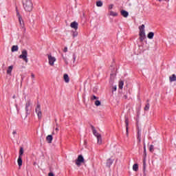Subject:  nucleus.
I'll list each match as a JSON object with an SVG mask.
<instances>
[{"mask_svg":"<svg viewBox=\"0 0 176 176\" xmlns=\"http://www.w3.org/2000/svg\"><path fill=\"white\" fill-rule=\"evenodd\" d=\"M23 6L25 12H32L34 9V4L31 0H23Z\"/></svg>","mask_w":176,"mask_h":176,"instance_id":"nucleus-1","label":"nucleus"},{"mask_svg":"<svg viewBox=\"0 0 176 176\" xmlns=\"http://www.w3.org/2000/svg\"><path fill=\"white\" fill-rule=\"evenodd\" d=\"M28 56V52L26 51V50H23L22 51V54L19 56L20 58H22L23 61L25 63H28V58H27Z\"/></svg>","mask_w":176,"mask_h":176,"instance_id":"nucleus-2","label":"nucleus"},{"mask_svg":"<svg viewBox=\"0 0 176 176\" xmlns=\"http://www.w3.org/2000/svg\"><path fill=\"white\" fill-rule=\"evenodd\" d=\"M16 16L19 18V24L21 27H22V28H24V21L23 20V17H21L20 12H19V9L17 8H16Z\"/></svg>","mask_w":176,"mask_h":176,"instance_id":"nucleus-3","label":"nucleus"},{"mask_svg":"<svg viewBox=\"0 0 176 176\" xmlns=\"http://www.w3.org/2000/svg\"><path fill=\"white\" fill-rule=\"evenodd\" d=\"M82 163H85V158H83V155H80L77 160H76V164L78 167H80V164H82Z\"/></svg>","mask_w":176,"mask_h":176,"instance_id":"nucleus-4","label":"nucleus"},{"mask_svg":"<svg viewBox=\"0 0 176 176\" xmlns=\"http://www.w3.org/2000/svg\"><path fill=\"white\" fill-rule=\"evenodd\" d=\"M144 157L143 160V168L145 170V168H146V146H145V143H144Z\"/></svg>","mask_w":176,"mask_h":176,"instance_id":"nucleus-5","label":"nucleus"},{"mask_svg":"<svg viewBox=\"0 0 176 176\" xmlns=\"http://www.w3.org/2000/svg\"><path fill=\"white\" fill-rule=\"evenodd\" d=\"M35 111L36 113H37L38 119H42V111L41 110V104H37Z\"/></svg>","mask_w":176,"mask_h":176,"instance_id":"nucleus-6","label":"nucleus"},{"mask_svg":"<svg viewBox=\"0 0 176 176\" xmlns=\"http://www.w3.org/2000/svg\"><path fill=\"white\" fill-rule=\"evenodd\" d=\"M48 60L50 65H54V63L56 62V58H54V56H52V55H48Z\"/></svg>","mask_w":176,"mask_h":176,"instance_id":"nucleus-7","label":"nucleus"},{"mask_svg":"<svg viewBox=\"0 0 176 176\" xmlns=\"http://www.w3.org/2000/svg\"><path fill=\"white\" fill-rule=\"evenodd\" d=\"M139 35L140 42H144V40L145 39V38H146V36H145V30H141V32H140Z\"/></svg>","mask_w":176,"mask_h":176,"instance_id":"nucleus-8","label":"nucleus"},{"mask_svg":"<svg viewBox=\"0 0 176 176\" xmlns=\"http://www.w3.org/2000/svg\"><path fill=\"white\" fill-rule=\"evenodd\" d=\"M30 105H31V100H28L25 104L26 115H30Z\"/></svg>","mask_w":176,"mask_h":176,"instance_id":"nucleus-9","label":"nucleus"},{"mask_svg":"<svg viewBox=\"0 0 176 176\" xmlns=\"http://www.w3.org/2000/svg\"><path fill=\"white\" fill-rule=\"evenodd\" d=\"M78 25H79V23H78V22L76 21H74L70 24L71 28H73L74 30H75V31L78 30Z\"/></svg>","mask_w":176,"mask_h":176,"instance_id":"nucleus-10","label":"nucleus"},{"mask_svg":"<svg viewBox=\"0 0 176 176\" xmlns=\"http://www.w3.org/2000/svg\"><path fill=\"white\" fill-rule=\"evenodd\" d=\"M126 137L129 138V118H125Z\"/></svg>","mask_w":176,"mask_h":176,"instance_id":"nucleus-11","label":"nucleus"},{"mask_svg":"<svg viewBox=\"0 0 176 176\" xmlns=\"http://www.w3.org/2000/svg\"><path fill=\"white\" fill-rule=\"evenodd\" d=\"M121 15H122L123 17H129V12L124 10H122L120 11Z\"/></svg>","mask_w":176,"mask_h":176,"instance_id":"nucleus-12","label":"nucleus"},{"mask_svg":"<svg viewBox=\"0 0 176 176\" xmlns=\"http://www.w3.org/2000/svg\"><path fill=\"white\" fill-rule=\"evenodd\" d=\"M46 140L47 141L48 144H52V141H53V135H48L46 137Z\"/></svg>","mask_w":176,"mask_h":176,"instance_id":"nucleus-13","label":"nucleus"},{"mask_svg":"<svg viewBox=\"0 0 176 176\" xmlns=\"http://www.w3.org/2000/svg\"><path fill=\"white\" fill-rule=\"evenodd\" d=\"M91 129L93 131V134L96 137H98V135H101V134L98 133V131L96 130V128L94 126H91Z\"/></svg>","mask_w":176,"mask_h":176,"instance_id":"nucleus-14","label":"nucleus"},{"mask_svg":"<svg viewBox=\"0 0 176 176\" xmlns=\"http://www.w3.org/2000/svg\"><path fill=\"white\" fill-rule=\"evenodd\" d=\"M12 71H13V65L8 67V69H7L8 75H12Z\"/></svg>","mask_w":176,"mask_h":176,"instance_id":"nucleus-15","label":"nucleus"},{"mask_svg":"<svg viewBox=\"0 0 176 176\" xmlns=\"http://www.w3.org/2000/svg\"><path fill=\"white\" fill-rule=\"evenodd\" d=\"M98 140V145H101L102 144V138L101 137V135L96 137Z\"/></svg>","mask_w":176,"mask_h":176,"instance_id":"nucleus-16","label":"nucleus"},{"mask_svg":"<svg viewBox=\"0 0 176 176\" xmlns=\"http://www.w3.org/2000/svg\"><path fill=\"white\" fill-rule=\"evenodd\" d=\"M153 36H155V33L153 32H150L147 35V38H148V39H153Z\"/></svg>","mask_w":176,"mask_h":176,"instance_id":"nucleus-17","label":"nucleus"},{"mask_svg":"<svg viewBox=\"0 0 176 176\" xmlns=\"http://www.w3.org/2000/svg\"><path fill=\"white\" fill-rule=\"evenodd\" d=\"M170 82H175L176 80V76L175 74H173L172 76H169Z\"/></svg>","mask_w":176,"mask_h":176,"instance_id":"nucleus-18","label":"nucleus"},{"mask_svg":"<svg viewBox=\"0 0 176 176\" xmlns=\"http://www.w3.org/2000/svg\"><path fill=\"white\" fill-rule=\"evenodd\" d=\"M63 78L66 83H68L69 82V77L68 76V74H64Z\"/></svg>","mask_w":176,"mask_h":176,"instance_id":"nucleus-19","label":"nucleus"},{"mask_svg":"<svg viewBox=\"0 0 176 176\" xmlns=\"http://www.w3.org/2000/svg\"><path fill=\"white\" fill-rule=\"evenodd\" d=\"M17 162L19 166L21 167V166H23V159L21 158V157H19Z\"/></svg>","mask_w":176,"mask_h":176,"instance_id":"nucleus-20","label":"nucleus"},{"mask_svg":"<svg viewBox=\"0 0 176 176\" xmlns=\"http://www.w3.org/2000/svg\"><path fill=\"white\" fill-rule=\"evenodd\" d=\"M13 115H19V109H17V105H16V107L12 110Z\"/></svg>","mask_w":176,"mask_h":176,"instance_id":"nucleus-21","label":"nucleus"},{"mask_svg":"<svg viewBox=\"0 0 176 176\" xmlns=\"http://www.w3.org/2000/svg\"><path fill=\"white\" fill-rule=\"evenodd\" d=\"M17 50H19V46L17 45H13L11 48V52H17Z\"/></svg>","mask_w":176,"mask_h":176,"instance_id":"nucleus-22","label":"nucleus"},{"mask_svg":"<svg viewBox=\"0 0 176 176\" xmlns=\"http://www.w3.org/2000/svg\"><path fill=\"white\" fill-rule=\"evenodd\" d=\"M112 163H113L112 160H111V159L107 160V167H111V166L112 165Z\"/></svg>","mask_w":176,"mask_h":176,"instance_id":"nucleus-23","label":"nucleus"},{"mask_svg":"<svg viewBox=\"0 0 176 176\" xmlns=\"http://www.w3.org/2000/svg\"><path fill=\"white\" fill-rule=\"evenodd\" d=\"M133 171H138V164H135L133 166Z\"/></svg>","mask_w":176,"mask_h":176,"instance_id":"nucleus-24","label":"nucleus"},{"mask_svg":"<svg viewBox=\"0 0 176 176\" xmlns=\"http://www.w3.org/2000/svg\"><path fill=\"white\" fill-rule=\"evenodd\" d=\"M96 6L101 8V6H102V1H101V0L96 1Z\"/></svg>","mask_w":176,"mask_h":176,"instance_id":"nucleus-25","label":"nucleus"},{"mask_svg":"<svg viewBox=\"0 0 176 176\" xmlns=\"http://www.w3.org/2000/svg\"><path fill=\"white\" fill-rule=\"evenodd\" d=\"M23 153H24V148H23V147H21L20 150H19V157H21V156H23Z\"/></svg>","mask_w":176,"mask_h":176,"instance_id":"nucleus-26","label":"nucleus"},{"mask_svg":"<svg viewBox=\"0 0 176 176\" xmlns=\"http://www.w3.org/2000/svg\"><path fill=\"white\" fill-rule=\"evenodd\" d=\"M124 85V82L123 81H120L119 82V85H118V87L119 89H123V85Z\"/></svg>","mask_w":176,"mask_h":176,"instance_id":"nucleus-27","label":"nucleus"},{"mask_svg":"<svg viewBox=\"0 0 176 176\" xmlns=\"http://www.w3.org/2000/svg\"><path fill=\"white\" fill-rule=\"evenodd\" d=\"M110 16H113V17H116V16H118V13L113 11H110Z\"/></svg>","mask_w":176,"mask_h":176,"instance_id":"nucleus-28","label":"nucleus"},{"mask_svg":"<svg viewBox=\"0 0 176 176\" xmlns=\"http://www.w3.org/2000/svg\"><path fill=\"white\" fill-rule=\"evenodd\" d=\"M144 28H145V25H142L141 26H140L139 27L140 32H141V31H145Z\"/></svg>","mask_w":176,"mask_h":176,"instance_id":"nucleus-29","label":"nucleus"},{"mask_svg":"<svg viewBox=\"0 0 176 176\" xmlns=\"http://www.w3.org/2000/svg\"><path fill=\"white\" fill-rule=\"evenodd\" d=\"M149 107H150L149 103H147L144 107V111H149Z\"/></svg>","mask_w":176,"mask_h":176,"instance_id":"nucleus-30","label":"nucleus"},{"mask_svg":"<svg viewBox=\"0 0 176 176\" xmlns=\"http://www.w3.org/2000/svg\"><path fill=\"white\" fill-rule=\"evenodd\" d=\"M95 105H96V107H100V105H101V102L100 100H96L95 102Z\"/></svg>","mask_w":176,"mask_h":176,"instance_id":"nucleus-31","label":"nucleus"},{"mask_svg":"<svg viewBox=\"0 0 176 176\" xmlns=\"http://www.w3.org/2000/svg\"><path fill=\"white\" fill-rule=\"evenodd\" d=\"M149 151H150L151 152H153V151H155V148H154L153 144L150 145V146H149Z\"/></svg>","mask_w":176,"mask_h":176,"instance_id":"nucleus-32","label":"nucleus"},{"mask_svg":"<svg viewBox=\"0 0 176 176\" xmlns=\"http://www.w3.org/2000/svg\"><path fill=\"white\" fill-rule=\"evenodd\" d=\"M73 36L75 38V36H78V32L76 31L73 32Z\"/></svg>","mask_w":176,"mask_h":176,"instance_id":"nucleus-33","label":"nucleus"},{"mask_svg":"<svg viewBox=\"0 0 176 176\" xmlns=\"http://www.w3.org/2000/svg\"><path fill=\"white\" fill-rule=\"evenodd\" d=\"M91 100H98V98L94 95L91 97Z\"/></svg>","mask_w":176,"mask_h":176,"instance_id":"nucleus-34","label":"nucleus"},{"mask_svg":"<svg viewBox=\"0 0 176 176\" xmlns=\"http://www.w3.org/2000/svg\"><path fill=\"white\" fill-rule=\"evenodd\" d=\"M138 140H139V142H141V138L140 137V131L138 132Z\"/></svg>","mask_w":176,"mask_h":176,"instance_id":"nucleus-35","label":"nucleus"},{"mask_svg":"<svg viewBox=\"0 0 176 176\" xmlns=\"http://www.w3.org/2000/svg\"><path fill=\"white\" fill-rule=\"evenodd\" d=\"M109 9L111 10V9H113V4H111L109 6Z\"/></svg>","mask_w":176,"mask_h":176,"instance_id":"nucleus-36","label":"nucleus"},{"mask_svg":"<svg viewBox=\"0 0 176 176\" xmlns=\"http://www.w3.org/2000/svg\"><path fill=\"white\" fill-rule=\"evenodd\" d=\"M113 89H112V93H113V91H116V86H114V87H113V88H112Z\"/></svg>","mask_w":176,"mask_h":176,"instance_id":"nucleus-37","label":"nucleus"},{"mask_svg":"<svg viewBox=\"0 0 176 176\" xmlns=\"http://www.w3.org/2000/svg\"><path fill=\"white\" fill-rule=\"evenodd\" d=\"M63 52H64L65 53H67V52H68V48H67V47H65L64 48V50H63Z\"/></svg>","mask_w":176,"mask_h":176,"instance_id":"nucleus-38","label":"nucleus"},{"mask_svg":"<svg viewBox=\"0 0 176 176\" xmlns=\"http://www.w3.org/2000/svg\"><path fill=\"white\" fill-rule=\"evenodd\" d=\"M48 176H54V174L53 173H50L48 174Z\"/></svg>","mask_w":176,"mask_h":176,"instance_id":"nucleus-39","label":"nucleus"},{"mask_svg":"<svg viewBox=\"0 0 176 176\" xmlns=\"http://www.w3.org/2000/svg\"><path fill=\"white\" fill-rule=\"evenodd\" d=\"M31 77L34 79V78H35V75L34 74H31Z\"/></svg>","mask_w":176,"mask_h":176,"instance_id":"nucleus-40","label":"nucleus"},{"mask_svg":"<svg viewBox=\"0 0 176 176\" xmlns=\"http://www.w3.org/2000/svg\"><path fill=\"white\" fill-rule=\"evenodd\" d=\"M124 100H127V95H124Z\"/></svg>","mask_w":176,"mask_h":176,"instance_id":"nucleus-41","label":"nucleus"},{"mask_svg":"<svg viewBox=\"0 0 176 176\" xmlns=\"http://www.w3.org/2000/svg\"><path fill=\"white\" fill-rule=\"evenodd\" d=\"M113 74H111L110 80H112V76H113Z\"/></svg>","mask_w":176,"mask_h":176,"instance_id":"nucleus-42","label":"nucleus"},{"mask_svg":"<svg viewBox=\"0 0 176 176\" xmlns=\"http://www.w3.org/2000/svg\"><path fill=\"white\" fill-rule=\"evenodd\" d=\"M55 131H58V127H56V128L55 129Z\"/></svg>","mask_w":176,"mask_h":176,"instance_id":"nucleus-43","label":"nucleus"},{"mask_svg":"<svg viewBox=\"0 0 176 176\" xmlns=\"http://www.w3.org/2000/svg\"><path fill=\"white\" fill-rule=\"evenodd\" d=\"M12 98H16V95H14L13 96H12Z\"/></svg>","mask_w":176,"mask_h":176,"instance_id":"nucleus-44","label":"nucleus"},{"mask_svg":"<svg viewBox=\"0 0 176 176\" xmlns=\"http://www.w3.org/2000/svg\"><path fill=\"white\" fill-rule=\"evenodd\" d=\"M65 63H66V64H68V62H67V60H65Z\"/></svg>","mask_w":176,"mask_h":176,"instance_id":"nucleus-45","label":"nucleus"},{"mask_svg":"<svg viewBox=\"0 0 176 176\" xmlns=\"http://www.w3.org/2000/svg\"><path fill=\"white\" fill-rule=\"evenodd\" d=\"M159 1V2H162V0H158Z\"/></svg>","mask_w":176,"mask_h":176,"instance_id":"nucleus-46","label":"nucleus"},{"mask_svg":"<svg viewBox=\"0 0 176 176\" xmlns=\"http://www.w3.org/2000/svg\"><path fill=\"white\" fill-rule=\"evenodd\" d=\"M147 102H149V100H147Z\"/></svg>","mask_w":176,"mask_h":176,"instance_id":"nucleus-47","label":"nucleus"},{"mask_svg":"<svg viewBox=\"0 0 176 176\" xmlns=\"http://www.w3.org/2000/svg\"><path fill=\"white\" fill-rule=\"evenodd\" d=\"M56 126H58V124H56Z\"/></svg>","mask_w":176,"mask_h":176,"instance_id":"nucleus-48","label":"nucleus"}]
</instances>
